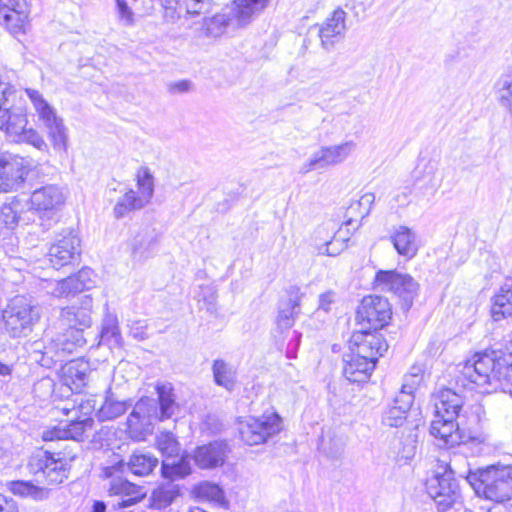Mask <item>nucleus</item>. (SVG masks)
Segmentation results:
<instances>
[{
    "instance_id": "obj_1",
    "label": "nucleus",
    "mask_w": 512,
    "mask_h": 512,
    "mask_svg": "<svg viewBox=\"0 0 512 512\" xmlns=\"http://www.w3.org/2000/svg\"><path fill=\"white\" fill-rule=\"evenodd\" d=\"M460 372L482 393L502 389L512 396V362L496 351L476 353L464 363Z\"/></svg>"
},
{
    "instance_id": "obj_2",
    "label": "nucleus",
    "mask_w": 512,
    "mask_h": 512,
    "mask_svg": "<svg viewBox=\"0 0 512 512\" xmlns=\"http://www.w3.org/2000/svg\"><path fill=\"white\" fill-rule=\"evenodd\" d=\"M158 402L149 397H142L130 413V439L141 441L152 434L156 420L171 418L178 404L176 403L171 383H158L155 387Z\"/></svg>"
},
{
    "instance_id": "obj_3",
    "label": "nucleus",
    "mask_w": 512,
    "mask_h": 512,
    "mask_svg": "<svg viewBox=\"0 0 512 512\" xmlns=\"http://www.w3.org/2000/svg\"><path fill=\"white\" fill-rule=\"evenodd\" d=\"M466 481L479 497L487 500L503 503L512 498L511 465H491L476 471L468 468Z\"/></svg>"
},
{
    "instance_id": "obj_4",
    "label": "nucleus",
    "mask_w": 512,
    "mask_h": 512,
    "mask_svg": "<svg viewBox=\"0 0 512 512\" xmlns=\"http://www.w3.org/2000/svg\"><path fill=\"white\" fill-rule=\"evenodd\" d=\"M429 431L439 447L459 445L464 451L469 444L484 445L488 441L484 434H472L466 427V420L457 417L434 416Z\"/></svg>"
},
{
    "instance_id": "obj_5",
    "label": "nucleus",
    "mask_w": 512,
    "mask_h": 512,
    "mask_svg": "<svg viewBox=\"0 0 512 512\" xmlns=\"http://www.w3.org/2000/svg\"><path fill=\"white\" fill-rule=\"evenodd\" d=\"M466 459L460 455H454L442 474L437 473L427 482V493L435 501L439 511L450 508L459 498V486L454 479L457 475L466 480L468 468L461 467Z\"/></svg>"
},
{
    "instance_id": "obj_6",
    "label": "nucleus",
    "mask_w": 512,
    "mask_h": 512,
    "mask_svg": "<svg viewBox=\"0 0 512 512\" xmlns=\"http://www.w3.org/2000/svg\"><path fill=\"white\" fill-rule=\"evenodd\" d=\"M5 329L11 337L28 336L40 319V309L25 296H15L3 310Z\"/></svg>"
},
{
    "instance_id": "obj_7",
    "label": "nucleus",
    "mask_w": 512,
    "mask_h": 512,
    "mask_svg": "<svg viewBox=\"0 0 512 512\" xmlns=\"http://www.w3.org/2000/svg\"><path fill=\"white\" fill-rule=\"evenodd\" d=\"M374 285L381 291L394 293L404 310H409L418 296L419 283L407 273L397 270H379L374 278Z\"/></svg>"
},
{
    "instance_id": "obj_8",
    "label": "nucleus",
    "mask_w": 512,
    "mask_h": 512,
    "mask_svg": "<svg viewBox=\"0 0 512 512\" xmlns=\"http://www.w3.org/2000/svg\"><path fill=\"white\" fill-rule=\"evenodd\" d=\"M156 442L159 451L166 457L161 466L164 478L175 480L191 473L190 457L185 455L178 459L180 445L173 433L161 432Z\"/></svg>"
},
{
    "instance_id": "obj_9",
    "label": "nucleus",
    "mask_w": 512,
    "mask_h": 512,
    "mask_svg": "<svg viewBox=\"0 0 512 512\" xmlns=\"http://www.w3.org/2000/svg\"><path fill=\"white\" fill-rule=\"evenodd\" d=\"M66 200L63 189L56 184H47L35 189L29 199V209L40 218L41 225L48 227L54 215L62 208Z\"/></svg>"
},
{
    "instance_id": "obj_10",
    "label": "nucleus",
    "mask_w": 512,
    "mask_h": 512,
    "mask_svg": "<svg viewBox=\"0 0 512 512\" xmlns=\"http://www.w3.org/2000/svg\"><path fill=\"white\" fill-rule=\"evenodd\" d=\"M281 423L280 416L275 412L263 414L258 418L250 417L239 423V434L247 445H259L279 433Z\"/></svg>"
},
{
    "instance_id": "obj_11",
    "label": "nucleus",
    "mask_w": 512,
    "mask_h": 512,
    "mask_svg": "<svg viewBox=\"0 0 512 512\" xmlns=\"http://www.w3.org/2000/svg\"><path fill=\"white\" fill-rule=\"evenodd\" d=\"M86 343L84 336L80 331L67 330L62 335L45 334V350L43 359L35 357L41 366L50 367L53 363L62 361L63 358L72 353L77 347H82Z\"/></svg>"
},
{
    "instance_id": "obj_12",
    "label": "nucleus",
    "mask_w": 512,
    "mask_h": 512,
    "mask_svg": "<svg viewBox=\"0 0 512 512\" xmlns=\"http://www.w3.org/2000/svg\"><path fill=\"white\" fill-rule=\"evenodd\" d=\"M356 146L353 140L341 142L336 145L321 146L319 150L315 151L310 158L300 166L299 173L304 175L314 170L339 165L354 153Z\"/></svg>"
},
{
    "instance_id": "obj_13",
    "label": "nucleus",
    "mask_w": 512,
    "mask_h": 512,
    "mask_svg": "<svg viewBox=\"0 0 512 512\" xmlns=\"http://www.w3.org/2000/svg\"><path fill=\"white\" fill-rule=\"evenodd\" d=\"M30 171L31 164L24 157L13 154L0 157V193L22 188Z\"/></svg>"
},
{
    "instance_id": "obj_14",
    "label": "nucleus",
    "mask_w": 512,
    "mask_h": 512,
    "mask_svg": "<svg viewBox=\"0 0 512 512\" xmlns=\"http://www.w3.org/2000/svg\"><path fill=\"white\" fill-rule=\"evenodd\" d=\"M103 477L109 480L108 493L110 496H121L122 500L113 504L114 508L128 506V462L119 453H112L107 465L102 469Z\"/></svg>"
},
{
    "instance_id": "obj_15",
    "label": "nucleus",
    "mask_w": 512,
    "mask_h": 512,
    "mask_svg": "<svg viewBox=\"0 0 512 512\" xmlns=\"http://www.w3.org/2000/svg\"><path fill=\"white\" fill-rule=\"evenodd\" d=\"M392 316L389 301L377 295H369L362 299L357 310V320L366 323L368 329L378 330L386 326Z\"/></svg>"
},
{
    "instance_id": "obj_16",
    "label": "nucleus",
    "mask_w": 512,
    "mask_h": 512,
    "mask_svg": "<svg viewBox=\"0 0 512 512\" xmlns=\"http://www.w3.org/2000/svg\"><path fill=\"white\" fill-rule=\"evenodd\" d=\"M28 469L32 474L42 473L49 484H60L68 477L66 462L55 458L47 451H37L29 459Z\"/></svg>"
},
{
    "instance_id": "obj_17",
    "label": "nucleus",
    "mask_w": 512,
    "mask_h": 512,
    "mask_svg": "<svg viewBox=\"0 0 512 512\" xmlns=\"http://www.w3.org/2000/svg\"><path fill=\"white\" fill-rule=\"evenodd\" d=\"M388 349V344L380 333L358 331L353 333L350 340L352 355L370 361L376 365L378 358Z\"/></svg>"
},
{
    "instance_id": "obj_18",
    "label": "nucleus",
    "mask_w": 512,
    "mask_h": 512,
    "mask_svg": "<svg viewBox=\"0 0 512 512\" xmlns=\"http://www.w3.org/2000/svg\"><path fill=\"white\" fill-rule=\"evenodd\" d=\"M439 163L432 158L422 157L415 170L416 197L420 200H430L441 186L438 173Z\"/></svg>"
},
{
    "instance_id": "obj_19",
    "label": "nucleus",
    "mask_w": 512,
    "mask_h": 512,
    "mask_svg": "<svg viewBox=\"0 0 512 512\" xmlns=\"http://www.w3.org/2000/svg\"><path fill=\"white\" fill-rule=\"evenodd\" d=\"M412 383L407 380L402 385L400 392L396 395L392 405H390L384 412L382 423L388 427H400L406 420L407 413L410 410L414 401V389L418 376H411Z\"/></svg>"
},
{
    "instance_id": "obj_20",
    "label": "nucleus",
    "mask_w": 512,
    "mask_h": 512,
    "mask_svg": "<svg viewBox=\"0 0 512 512\" xmlns=\"http://www.w3.org/2000/svg\"><path fill=\"white\" fill-rule=\"evenodd\" d=\"M92 307V298L84 295L79 305L73 304L61 310V321L69 327L68 330H77L83 335V330L90 327L92 323Z\"/></svg>"
},
{
    "instance_id": "obj_21",
    "label": "nucleus",
    "mask_w": 512,
    "mask_h": 512,
    "mask_svg": "<svg viewBox=\"0 0 512 512\" xmlns=\"http://www.w3.org/2000/svg\"><path fill=\"white\" fill-rule=\"evenodd\" d=\"M229 452V446L225 441L216 440L197 447L192 459L201 469H214L225 463Z\"/></svg>"
},
{
    "instance_id": "obj_22",
    "label": "nucleus",
    "mask_w": 512,
    "mask_h": 512,
    "mask_svg": "<svg viewBox=\"0 0 512 512\" xmlns=\"http://www.w3.org/2000/svg\"><path fill=\"white\" fill-rule=\"evenodd\" d=\"M79 246L80 239L69 233L50 247L48 259L54 268L59 269L79 257Z\"/></svg>"
},
{
    "instance_id": "obj_23",
    "label": "nucleus",
    "mask_w": 512,
    "mask_h": 512,
    "mask_svg": "<svg viewBox=\"0 0 512 512\" xmlns=\"http://www.w3.org/2000/svg\"><path fill=\"white\" fill-rule=\"evenodd\" d=\"M463 397L450 388H442L434 394V416L457 417L466 420Z\"/></svg>"
},
{
    "instance_id": "obj_24",
    "label": "nucleus",
    "mask_w": 512,
    "mask_h": 512,
    "mask_svg": "<svg viewBox=\"0 0 512 512\" xmlns=\"http://www.w3.org/2000/svg\"><path fill=\"white\" fill-rule=\"evenodd\" d=\"M89 373L88 361L82 358L74 359L62 367V381L71 391L80 393L88 382Z\"/></svg>"
},
{
    "instance_id": "obj_25",
    "label": "nucleus",
    "mask_w": 512,
    "mask_h": 512,
    "mask_svg": "<svg viewBox=\"0 0 512 512\" xmlns=\"http://www.w3.org/2000/svg\"><path fill=\"white\" fill-rule=\"evenodd\" d=\"M269 0H234L230 21L237 27L249 25L266 8Z\"/></svg>"
},
{
    "instance_id": "obj_26",
    "label": "nucleus",
    "mask_w": 512,
    "mask_h": 512,
    "mask_svg": "<svg viewBox=\"0 0 512 512\" xmlns=\"http://www.w3.org/2000/svg\"><path fill=\"white\" fill-rule=\"evenodd\" d=\"M346 12L337 8L332 15L320 25L318 35L322 46L329 50L334 45V38L341 37L346 30Z\"/></svg>"
},
{
    "instance_id": "obj_27",
    "label": "nucleus",
    "mask_w": 512,
    "mask_h": 512,
    "mask_svg": "<svg viewBox=\"0 0 512 512\" xmlns=\"http://www.w3.org/2000/svg\"><path fill=\"white\" fill-rule=\"evenodd\" d=\"M390 241L397 253L407 260L414 258L418 253L419 246L416 233L407 226L394 227L390 235Z\"/></svg>"
},
{
    "instance_id": "obj_28",
    "label": "nucleus",
    "mask_w": 512,
    "mask_h": 512,
    "mask_svg": "<svg viewBox=\"0 0 512 512\" xmlns=\"http://www.w3.org/2000/svg\"><path fill=\"white\" fill-rule=\"evenodd\" d=\"M344 362L343 374L348 381L353 383L366 382L375 368L373 362L352 354H346Z\"/></svg>"
},
{
    "instance_id": "obj_29",
    "label": "nucleus",
    "mask_w": 512,
    "mask_h": 512,
    "mask_svg": "<svg viewBox=\"0 0 512 512\" xmlns=\"http://www.w3.org/2000/svg\"><path fill=\"white\" fill-rule=\"evenodd\" d=\"M301 295L299 289L289 296L288 299L282 301L279 305L277 316V325L281 329H289L293 326L295 318L300 313Z\"/></svg>"
},
{
    "instance_id": "obj_30",
    "label": "nucleus",
    "mask_w": 512,
    "mask_h": 512,
    "mask_svg": "<svg viewBox=\"0 0 512 512\" xmlns=\"http://www.w3.org/2000/svg\"><path fill=\"white\" fill-rule=\"evenodd\" d=\"M27 96L31 100L34 109L46 127L60 121L62 118L56 113V110L44 99L43 95L35 89H26Z\"/></svg>"
},
{
    "instance_id": "obj_31",
    "label": "nucleus",
    "mask_w": 512,
    "mask_h": 512,
    "mask_svg": "<svg viewBox=\"0 0 512 512\" xmlns=\"http://www.w3.org/2000/svg\"><path fill=\"white\" fill-rule=\"evenodd\" d=\"M499 105L512 115V66H508L494 84Z\"/></svg>"
},
{
    "instance_id": "obj_32",
    "label": "nucleus",
    "mask_w": 512,
    "mask_h": 512,
    "mask_svg": "<svg viewBox=\"0 0 512 512\" xmlns=\"http://www.w3.org/2000/svg\"><path fill=\"white\" fill-rule=\"evenodd\" d=\"M28 13V6H26V9H16L10 12L0 10V24L6 27L11 34L25 33L28 26Z\"/></svg>"
},
{
    "instance_id": "obj_33",
    "label": "nucleus",
    "mask_w": 512,
    "mask_h": 512,
    "mask_svg": "<svg viewBox=\"0 0 512 512\" xmlns=\"http://www.w3.org/2000/svg\"><path fill=\"white\" fill-rule=\"evenodd\" d=\"M6 486L14 495L29 497L35 501L47 499L50 493L49 489L36 486L30 481H9Z\"/></svg>"
},
{
    "instance_id": "obj_34",
    "label": "nucleus",
    "mask_w": 512,
    "mask_h": 512,
    "mask_svg": "<svg viewBox=\"0 0 512 512\" xmlns=\"http://www.w3.org/2000/svg\"><path fill=\"white\" fill-rule=\"evenodd\" d=\"M213 378L218 386L228 391L234 389L236 383V370L232 365L222 359H216L212 365Z\"/></svg>"
},
{
    "instance_id": "obj_35",
    "label": "nucleus",
    "mask_w": 512,
    "mask_h": 512,
    "mask_svg": "<svg viewBox=\"0 0 512 512\" xmlns=\"http://www.w3.org/2000/svg\"><path fill=\"white\" fill-rule=\"evenodd\" d=\"M23 209L24 203L16 197L9 203L3 204L0 209V225L13 229L20 221H24L22 216Z\"/></svg>"
},
{
    "instance_id": "obj_36",
    "label": "nucleus",
    "mask_w": 512,
    "mask_h": 512,
    "mask_svg": "<svg viewBox=\"0 0 512 512\" xmlns=\"http://www.w3.org/2000/svg\"><path fill=\"white\" fill-rule=\"evenodd\" d=\"M27 125V117L24 113V125L23 127L17 131V133L14 132H5L7 135H9L15 142H23L32 145L36 149L42 152H48V144L45 142L44 138L40 135L39 132L36 130L30 128L26 129Z\"/></svg>"
},
{
    "instance_id": "obj_37",
    "label": "nucleus",
    "mask_w": 512,
    "mask_h": 512,
    "mask_svg": "<svg viewBox=\"0 0 512 512\" xmlns=\"http://www.w3.org/2000/svg\"><path fill=\"white\" fill-rule=\"evenodd\" d=\"M157 241L155 229H147L143 235H136L133 243L134 257L139 256L140 260L150 257L156 247Z\"/></svg>"
},
{
    "instance_id": "obj_38",
    "label": "nucleus",
    "mask_w": 512,
    "mask_h": 512,
    "mask_svg": "<svg viewBox=\"0 0 512 512\" xmlns=\"http://www.w3.org/2000/svg\"><path fill=\"white\" fill-rule=\"evenodd\" d=\"M158 465V459L150 453L134 452L130 457V472L137 476L149 475Z\"/></svg>"
},
{
    "instance_id": "obj_39",
    "label": "nucleus",
    "mask_w": 512,
    "mask_h": 512,
    "mask_svg": "<svg viewBox=\"0 0 512 512\" xmlns=\"http://www.w3.org/2000/svg\"><path fill=\"white\" fill-rule=\"evenodd\" d=\"M46 130L54 150L66 153L68 149V130L63 119L46 127Z\"/></svg>"
},
{
    "instance_id": "obj_40",
    "label": "nucleus",
    "mask_w": 512,
    "mask_h": 512,
    "mask_svg": "<svg viewBox=\"0 0 512 512\" xmlns=\"http://www.w3.org/2000/svg\"><path fill=\"white\" fill-rule=\"evenodd\" d=\"M126 408V402L118 401L112 396H109L97 410V416L101 421L113 420L122 415L126 411Z\"/></svg>"
},
{
    "instance_id": "obj_41",
    "label": "nucleus",
    "mask_w": 512,
    "mask_h": 512,
    "mask_svg": "<svg viewBox=\"0 0 512 512\" xmlns=\"http://www.w3.org/2000/svg\"><path fill=\"white\" fill-rule=\"evenodd\" d=\"M194 495L205 501L222 503L224 501V492L221 487L211 482H202L194 487Z\"/></svg>"
},
{
    "instance_id": "obj_42",
    "label": "nucleus",
    "mask_w": 512,
    "mask_h": 512,
    "mask_svg": "<svg viewBox=\"0 0 512 512\" xmlns=\"http://www.w3.org/2000/svg\"><path fill=\"white\" fill-rule=\"evenodd\" d=\"M95 406L96 400L92 396L87 398L77 397L75 400H73L72 404L66 403L60 409L65 415L75 411L76 413L79 412L80 414L87 416L95 410Z\"/></svg>"
},
{
    "instance_id": "obj_43",
    "label": "nucleus",
    "mask_w": 512,
    "mask_h": 512,
    "mask_svg": "<svg viewBox=\"0 0 512 512\" xmlns=\"http://www.w3.org/2000/svg\"><path fill=\"white\" fill-rule=\"evenodd\" d=\"M177 490L171 487H160L151 495V506L155 509H163L169 506L177 496Z\"/></svg>"
},
{
    "instance_id": "obj_44",
    "label": "nucleus",
    "mask_w": 512,
    "mask_h": 512,
    "mask_svg": "<svg viewBox=\"0 0 512 512\" xmlns=\"http://www.w3.org/2000/svg\"><path fill=\"white\" fill-rule=\"evenodd\" d=\"M135 187L155 191V177L153 171L146 165H141L134 174Z\"/></svg>"
},
{
    "instance_id": "obj_45",
    "label": "nucleus",
    "mask_w": 512,
    "mask_h": 512,
    "mask_svg": "<svg viewBox=\"0 0 512 512\" xmlns=\"http://www.w3.org/2000/svg\"><path fill=\"white\" fill-rule=\"evenodd\" d=\"M46 289H49L48 292L57 298L77 293L70 276L59 281L49 282Z\"/></svg>"
},
{
    "instance_id": "obj_46",
    "label": "nucleus",
    "mask_w": 512,
    "mask_h": 512,
    "mask_svg": "<svg viewBox=\"0 0 512 512\" xmlns=\"http://www.w3.org/2000/svg\"><path fill=\"white\" fill-rule=\"evenodd\" d=\"M154 196L153 192H150L141 188H130V211L140 210L145 208L151 203Z\"/></svg>"
},
{
    "instance_id": "obj_47",
    "label": "nucleus",
    "mask_w": 512,
    "mask_h": 512,
    "mask_svg": "<svg viewBox=\"0 0 512 512\" xmlns=\"http://www.w3.org/2000/svg\"><path fill=\"white\" fill-rule=\"evenodd\" d=\"M180 0H161L162 18L166 24H174L180 19Z\"/></svg>"
},
{
    "instance_id": "obj_48",
    "label": "nucleus",
    "mask_w": 512,
    "mask_h": 512,
    "mask_svg": "<svg viewBox=\"0 0 512 512\" xmlns=\"http://www.w3.org/2000/svg\"><path fill=\"white\" fill-rule=\"evenodd\" d=\"M93 274L90 268H83L77 274L70 276L76 292L88 290L94 285Z\"/></svg>"
},
{
    "instance_id": "obj_49",
    "label": "nucleus",
    "mask_w": 512,
    "mask_h": 512,
    "mask_svg": "<svg viewBox=\"0 0 512 512\" xmlns=\"http://www.w3.org/2000/svg\"><path fill=\"white\" fill-rule=\"evenodd\" d=\"M93 424V420L90 417H86L81 420L73 421L65 432L67 433L68 438L79 440L87 429H91Z\"/></svg>"
},
{
    "instance_id": "obj_50",
    "label": "nucleus",
    "mask_w": 512,
    "mask_h": 512,
    "mask_svg": "<svg viewBox=\"0 0 512 512\" xmlns=\"http://www.w3.org/2000/svg\"><path fill=\"white\" fill-rule=\"evenodd\" d=\"M227 25L228 20L225 15H216L207 23V34L212 37H218L224 33Z\"/></svg>"
},
{
    "instance_id": "obj_51",
    "label": "nucleus",
    "mask_w": 512,
    "mask_h": 512,
    "mask_svg": "<svg viewBox=\"0 0 512 512\" xmlns=\"http://www.w3.org/2000/svg\"><path fill=\"white\" fill-rule=\"evenodd\" d=\"M101 337L108 341L114 340L115 343L120 342L121 337L114 318L108 317L105 320L101 331Z\"/></svg>"
},
{
    "instance_id": "obj_52",
    "label": "nucleus",
    "mask_w": 512,
    "mask_h": 512,
    "mask_svg": "<svg viewBox=\"0 0 512 512\" xmlns=\"http://www.w3.org/2000/svg\"><path fill=\"white\" fill-rule=\"evenodd\" d=\"M193 89V83L190 80H179L167 84V91L171 95H180L190 92Z\"/></svg>"
},
{
    "instance_id": "obj_53",
    "label": "nucleus",
    "mask_w": 512,
    "mask_h": 512,
    "mask_svg": "<svg viewBox=\"0 0 512 512\" xmlns=\"http://www.w3.org/2000/svg\"><path fill=\"white\" fill-rule=\"evenodd\" d=\"M212 0H186L187 13L197 15L207 12L210 8Z\"/></svg>"
},
{
    "instance_id": "obj_54",
    "label": "nucleus",
    "mask_w": 512,
    "mask_h": 512,
    "mask_svg": "<svg viewBox=\"0 0 512 512\" xmlns=\"http://www.w3.org/2000/svg\"><path fill=\"white\" fill-rule=\"evenodd\" d=\"M118 186H123L120 190L122 192V196L118 199L115 207H114V215L116 218H121L126 215L128 212V192L126 190L125 185L118 184Z\"/></svg>"
},
{
    "instance_id": "obj_55",
    "label": "nucleus",
    "mask_w": 512,
    "mask_h": 512,
    "mask_svg": "<svg viewBox=\"0 0 512 512\" xmlns=\"http://www.w3.org/2000/svg\"><path fill=\"white\" fill-rule=\"evenodd\" d=\"M374 202H375L374 193L368 192V193L363 194L360 197V199L356 203V205L363 209L362 216H361L362 218L366 217L370 213Z\"/></svg>"
},
{
    "instance_id": "obj_56",
    "label": "nucleus",
    "mask_w": 512,
    "mask_h": 512,
    "mask_svg": "<svg viewBox=\"0 0 512 512\" xmlns=\"http://www.w3.org/2000/svg\"><path fill=\"white\" fill-rule=\"evenodd\" d=\"M336 294L334 291H326L325 293L319 296V306L318 309H321L325 312H329L331 310V305L335 302Z\"/></svg>"
},
{
    "instance_id": "obj_57",
    "label": "nucleus",
    "mask_w": 512,
    "mask_h": 512,
    "mask_svg": "<svg viewBox=\"0 0 512 512\" xmlns=\"http://www.w3.org/2000/svg\"><path fill=\"white\" fill-rule=\"evenodd\" d=\"M26 6H28L26 0H0V10L4 12L26 9Z\"/></svg>"
},
{
    "instance_id": "obj_58",
    "label": "nucleus",
    "mask_w": 512,
    "mask_h": 512,
    "mask_svg": "<svg viewBox=\"0 0 512 512\" xmlns=\"http://www.w3.org/2000/svg\"><path fill=\"white\" fill-rule=\"evenodd\" d=\"M45 350V337L41 340L34 341L29 344L28 351L31 357L35 360V357L38 359H43Z\"/></svg>"
},
{
    "instance_id": "obj_59",
    "label": "nucleus",
    "mask_w": 512,
    "mask_h": 512,
    "mask_svg": "<svg viewBox=\"0 0 512 512\" xmlns=\"http://www.w3.org/2000/svg\"><path fill=\"white\" fill-rule=\"evenodd\" d=\"M42 438L44 441H54L59 439H68V436L65 429L55 427L51 430L44 431Z\"/></svg>"
},
{
    "instance_id": "obj_60",
    "label": "nucleus",
    "mask_w": 512,
    "mask_h": 512,
    "mask_svg": "<svg viewBox=\"0 0 512 512\" xmlns=\"http://www.w3.org/2000/svg\"><path fill=\"white\" fill-rule=\"evenodd\" d=\"M318 254L327 256H336L340 253V249L334 247L332 240H326L323 244L317 246Z\"/></svg>"
},
{
    "instance_id": "obj_61",
    "label": "nucleus",
    "mask_w": 512,
    "mask_h": 512,
    "mask_svg": "<svg viewBox=\"0 0 512 512\" xmlns=\"http://www.w3.org/2000/svg\"><path fill=\"white\" fill-rule=\"evenodd\" d=\"M0 512H19V508L13 499L0 494Z\"/></svg>"
},
{
    "instance_id": "obj_62",
    "label": "nucleus",
    "mask_w": 512,
    "mask_h": 512,
    "mask_svg": "<svg viewBox=\"0 0 512 512\" xmlns=\"http://www.w3.org/2000/svg\"><path fill=\"white\" fill-rule=\"evenodd\" d=\"M141 341L147 337V326L144 322L138 321L135 323V326L130 327V335Z\"/></svg>"
},
{
    "instance_id": "obj_63",
    "label": "nucleus",
    "mask_w": 512,
    "mask_h": 512,
    "mask_svg": "<svg viewBox=\"0 0 512 512\" xmlns=\"http://www.w3.org/2000/svg\"><path fill=\"white\" fill-rule=\"evenodd\" d=\"M147 494L145 487L137 486L130 482V505L141 500Z\"/></svg>"
},
{
    "instance_id": "obj_64",
    "label": "nucleus",
    "mask_w": 512,
    "mask_h": 512,
    "mask_svg": "<svg viewBox=\"0 0 512 512\" xmlns=\"http://www.w3.org/2000/svg\"><path fill=\"white\" fill-rule=\"evenodd\" d=\"M117 8L119 15L123 19H128V10H127V1L126 0H116Z\"/></svg>"
}]
</instances>
